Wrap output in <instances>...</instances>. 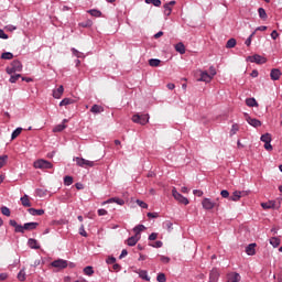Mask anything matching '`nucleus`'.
<instances>
[{
  "label": "nucleus",
  "mask_w": 282,
  "mask_h": 282,
  "mask_svg": "<svg viewBox=\"0 0 282 282\" xmlns=\"http://www.w3.org/2000/svg\"><path fill=\"white\" fill-rule=\"evenodd\" d=\"M6 72L7 74L12 75V74H15L17 70L11 66V67H7Z\"/></svg>",
  "instance_id": "nucleus-59"
},
{
  "label": "nucleus",
  "mask_w": 282,
  "mask_h": 282,
  "mask_svg": "<svg viewBox=\"0 0 282 282\" xmlns=\"http://www.w3.org/2000/svg\"><path fill=\"white\" fill-rule=\"evenodd\" d=\"M271 37L273 39V41H276V39H279V32H276V30H273L271 32Z\"/></svg>",
  "instance_id": "nucleus-58"
},
{
  "label": "nucleus",
  "mask_w": 282,
  "mask_h": 282,
  "mask_svg": "<svg viewBox=\"0 0 282 282\" xmlns=\"http://www.w3.org/2000/svg\"><path fill=\"white\" fill-rule=\"evenodd\" d=\"M106 263H108V265H113L116 263V257L113 256L108 257V259L106 260Z\"/></svg>",
  "instance_id": "nucleus-52"
},
{
  "label": "nucleus",
  "mask_w": 282,
  "mask_h": 282,
  "mask_svg": "<svg viewBox=\"0 0 282 282\" xmlns=\"http://www.w3.org/2000/svg\"><path fill=\"white\" fill-rule=\"evenodd\" d=\"M261 206L264 210H270V208L279 210L281 208V203L276 204V200H269L267 203H261Z\"/></svg>",
  "instance_id": "nucleus-6"
},
{
  "label": "nucleus",
  "mask_w": 282,
  "mask_h": 282,
  "mask_svg": "<svg viewBox=\"0 0 282 282\" xmlns=\"http://www.w3.org/2000/svg\"><path fill=\"white\" fill-rule=\"evenodd\" d=\"M11 67L15 70V72H23V64H21V61L19 59H14L11 63Z\"/></svg>",
  "instance_id": "nucleus-16"
},
{
  "label": "nucleus",
  "mask_w": 282,
  "mask_h": 282,
  "mask_svg": "<svg viewBox=\"0 0 282 282\" xmlns=\"http://www.w3.org/2000/svg\"><path fill=\"white\" fill-rule=\"evenodd\" d=\"M175 50L178 52V54H186V46L182 42H178L175 45Z\"/></svg>",
  "instance_id": "nucleus-25"
},
{
  "label": "nucleus",
  "mask_w": 282,
  "mask_h": 282,
  "mask_svg": "<svg viewBox=\"0 0 282 282\" xmlns=\"http://www.w3.org/2000/svg\"><path fill=\"white\" fill-rule=\"evenodd\" d=\"M28 245L30 248H32L33 250H41V246H39V241H36V239L34 238H30L28 240Z\"/></svg>",
  "instance_id": "nucleus-17"
},
{
  "label": "nucleus",
  "mask_w": 282,
  "mask_h": 282,
  "mask_svg": "<svg viewBox=\"0 0 282 282\" xmlns=\"http://www.w3.org/2000/svg\"><path fill=\"white\" fill-rule=\"evenodd\" d=\"M21 131H23V128H17L12 134H11V139L15 140V138H19V135H21Z\"/></svg>",
  "instance_id": "nucleus-41"
},
{
  "label": "nucleus",
  "mask_w": 282,
  "mask_h": 282,
  "mask_svg": "<svg viewBox=\"0 0 282 282\" xmlns=\"http://www.w3.org/2000/svg\"><path fill=\"white\" fill-rule=\"evenodd\" d=\"M65 91V88L63 85H61L57 89L53 90V98H61L63 96V93Z\"/></svg>",
  "instance_id": "nucleus-21"
},
{
  "label": "nucleus",
  "mask_w": 282,
  "mask_h": 282,
  "mask_svg": "<svg viewBox=\"0 0 282 282\" xmlns=\"http://www.w3.org/2000/svg\"><path fill=\"white\" fill-rule=\"evenodd\" d=\"M1 213H2V215H4L6 217H10V208L3 206V207H1Z\"/></svg>",
  "instance_id": "nucleus-50"
},
{
  "label": "nucleus",
  "mask_w": 282,
  "mask_h": 282,
  "mask_svg": "<svg viewBox=\"0 0 282 282\" xmlns=\"http://www.w3.org/2000/svg\"><path fill=\"white\" fill-rule=\"evenodd\" d=\"M19 78H21V74L11 75L9 83H17V80H19Z\"/></svg>",
  "instance_id": "nucleus-51"
},
{
  "label": "nucleus",
  "mask_w": 282,
  "mask_h": 282,
  "mask_svg": "<svg viewBox=\"0 0 282 282\" xmlns=\"http://www.w3.org/2000/svg\"><path fill=\"white\" fill-rule=\"evenodd\" d=\"M7 162H8V155H2V156H0V169H3V166H6V164H7Z\"/></svg>",
  "instance_id": "nucleus-46"
},
{
  "label": "nucleus",
  "mask_w": 282,
  "mask_h": 282,
  "mask_svg": "<svg viewBox=\"0 0 282 282\" xmlns=\"http://www.w3.org/2000/svg\"><path fill=\"white\" fill-rule=\"evenodd\" d=\"M217 279H219V272L217 269H213L209 273V282H217Z\"/></svg>",
  "instance_id": "nucleus-19"
},
{
  "label": "nucleus",
  "mask_w": 282,
  "mask_h": 282,
  "mask_svg": "<svg viewBox=\"0 0 282 282\" xmlns=\"http://www.w3.org/2000/svg\"><path fill=\"white\" fill-rule=\"evenodd\" d=\"M257 248V243H250L246 247V253L249 256V257H254V254H257V250L254 249Z\"/></svg>",
  "instance_id": "nucleus-11"
},
{
  "label": "nucleus",
  "mask_w": 282,
  "mask_h": 282,
  "mask_svg": "<svg viewBox=\"0 0 282 282\" xmlns=\"http://www.w3.org/2000/svg\"><path fill=\"white\" fill-rule=\"evenodd\" d=\"M0 39H8V34L2 29H0Z\"/></svg>",
  "instance_id": "nucleus-64"
},
{
  "label": "nucleus",
  "mask_w": 282,
  "mask_h": 282,
  "mask_svg": "<svg viewBox=\"0 0 282 282\" xmlns=\"http://www.w3.org/2000/svg\"><path fill=\"white\" fill-rule=\"evenodd\" d=\"M137 204H138V206H140L141 208H149V204L144 203V200L137 199Z\"/></svg>",
  "instance_id": "nucleus-53"
},
{
  "label": "nucleus",
  "mask_w": 282,
  "mask_h": 282,
  "mask_svg": "<svg viewBox=\"0 0 282 282\" xmlns=\"http://www.w3.org/2000/svg\"><path fill=\"white\" fill-rule=\"evenodd\" d=\"M52 268H57V270H65L67 268L68 263L67 260L57 259L51 262Z\"/></svg>",
  "instance_id": "nucleus-9"
},
{
  "label": "nucleus",
  "mask_w": 282,
  "mask_h": 282,
  "mask_svg": "<svg viewBox=\"0 0 282 282\" xmlns=\"http://www.w3.org/2000/svg\"><path fill=\"white\" fill-rule=\"evenodd\" d=\"M198 80L202 83H210V80H213V76L205 70L200 73V78H198Z\"/></svg>",
  "instance_id": "nucleus-12"
},
{
  "label": "nucleus",
  "mask_w": 282,
  "mask_h": 282,
  "mask_svg": "<svg viewBox=\"0 0 282 282\" xmlns=\"http://www.w3.org/2000/svg\"><path fill=\"white\" fill-rule=\"evenodd\" d=\"M132 122L144 126L149 122V115H133Z\"/></svg>",
  "instance_id": "nucleus-5"
},
{
  "label": "nucleus",
  "mask_w": 282,
  "mask_h": 282,
  "mask_svg": "<svg viewBox=\"0 0 282 282\" xmlns=\"http://www.w3.org/2000/svg\"><path fill=\"white\" fill-rule=\"evenodd\" d=\"M172 195H173L174 199H176V202H178V204H184V206H188V204H189L188 198H186L182 194H180V192H177V189L175 187L172 189Z\"/></svg>",
  "instance_id": "nucleus-3"
},
{
  "label": "nucleus",
  "mask_w": 282,
  "mask_h": 282,
  "mask_svg": "<svg viewBox=\"0 0 282 282\" xmlns=\"http://www.w3.org/2000/svg\"><path fill=\"white\" fill-rule=\"evenodd\" d=\"M247 61H249L250 63H256L257 65H263V64L268 63V58H265L259 54H254L253 56H248Z\"/></svg>",
  "instance_id": "nucleus-4"
},
{
  "label": "nucleus",
  "mask_w": 282,
  "mask_h": 282,
  "mask_svg": "<svg viewBox=\"0 0 282 282\" xmlns=\"http://www.w3.org/2000/svg\"><path fill=\"white\" fill-rule=\"evenodd\" d=\"M258 14H259L260 19H262V21L268 20V13L265 12V9L259 8L258 9Z\"/></svg>",
  "instance_id": "nucleus-31"
},
{
  "label": "nucleus",
  "mask_w": 282,
  "mask_h": 282,
  "mask_svg": "<svg viewBox=\"0 0 282 282\" xmlns=\"http://www.w3.org/2000/svg\"><path fill=\"white\" fill-rule=\"evenodd\" d=\"M265 151H272V144L270 142L264 143Z\"/></svg>",
  "instance_id": "nucleus-63"
},
{
  "label": "nucleus",
  "mask_w": 282,
  "mask_h": 282,
  "mask_svg": "<svg viewBox=\"0 0 282 282\" xmlns=\"http://www.w3.org/2000/svg\"><path fill=\"white\" fill-rule=\"evenodd\" d=\"M260 140L261 142H264V143L272 142V134L267 132L261 135Z\"/></svg>",
  "instance_id": "nucleus-33"
},
{
  "label": "nucleus",
  "mask_w": 282,
  "mask_h": 282,
  "mask_svg": "<svg viewBox=\"0 0 282 282\" xmlns=\"http://www.w3.org/2000/svg\"><path fill=\"white\" fill-rule=\"evenodd\" d=\"M163 8H164V14H165V17H171V13L173 12V7H169V4H164L163 6Z\"/></svg>",
  "instance_id": "nucleus-39"
},
{
  "label": "nucleus",
  "mask_w": 282,
  "mask_h": 282,
  "mask_svg": "<svg viewBox=\"0 0 282 282\" xmlns=\"http://www.w3.org/2000/svg\"><path fill=\"white\" fill-rule=\"evenodd\" d=\"M84 274H86L87 276H91L94 274V267L88 265L84 268Z\"/></svg>",
  "instance_id": "nucleus-40"
},
{
  "label": "nucleus",
  "mask_w": 282,
  "mask_h": 282,
  "mask_svg": "<svg viewBox=\"0 0 282 282\" xmlns=\"http://www.w3.org/2000/svg\"><path fill=\"white\" fill-rule=\"evenodd\" d=\"M28 213H30V215H33V216L45 215V210L44 209H36V208H29Z\"/></svg>",
  "instance_id": "nucleus-22"
},
{
  "label": "nucleus",
  "mask_w": 282,
  "mask_h": 282,
  "mask_svg": "<svg viewBox=\"0 0 282 282\" xmlns=\"http://www.w3.org/2000/svg\"><path fill=\"white\" fill-rule=\"evenodd\" d=\"M236 46H237V40L235 37L229 39L226 43L227 50H232V47H236Z\"/></svg>",
  "instance_id": "nucleus-27"
},
{
  "label": "nucleus",
  "mask_w": 282,
  "mask_h": 282,
  "mask_svg": "<svg viewBox=\"0 0 282 282\" xmlns=\"http://www.w3.org/2000/svg\"><path fill=\"white\" fill-rule=\"evenodd\" d=\"M20 202H21L22 206H24V208L32 207V203L30 202V196H28V194H24V196H22L20 198Z\"/></svg>",
  "instance_id": "nucleus-15"
},
{
  "label": "nucleus",
  "mask_w": 282,
  "mask_h": 282,
  "mask_svg": "<svg viewBox=\"0 0 282 282\" xmlns=\"http://www.w3.org/2000/svg\"><path fill=\"white\" fill-rule=\"evenodd\" d=\"M75 162H77V166H95L96 163L94 161H87L83 158H76Z\"/></svg>",
  "instance_id": "nucleus-10"
},
{
  "label": "nucleus",
  "mask_w": 282,
  "mask_h": 282,
  "mask_svg": "<svg viewBox=\"0 0 282 282\" xmlns=\"http://www.w3.org/2000/svg\"><path fill=\"white\" fill-rule=\"evenodd\" d=\"M64 129H67L65 123L57 124L53 128V133H61Z\"/></svg>",
  "instance_id": "nucleus-32"
},
{
  "label": "nucleus",
  "mask_w": 282,
  "mask_h": 282,
  "mask_svg": "<svg viewBox=\"0 0 282 282\" xmlns=\"http://www.w3.org/2000/svg\"><path fill=\"white\" fill-rule=\"evenodd\" d=\"M237 131H239V124H238V123H235V124H232V127H231L230 135H235V134L237 133Z\"/></svg>",
  "instance_id": "nucleus-49"
},
{
  "label": "nucleus",
  "mask_w": 282,
  "mask_h": 282,
  "mask_svg": "<svg viewBox=\"0 0 282 282\" xmlns=\"http://www.w3.org/2000/svg\"><path fill=\"white\" fill-rule=\"evenodd\" d=\"M228 280L230 282H239V281H241V275H239V273H237V272L229 273L228 274Z\"/></svg>",
  "instance_id": "nucleus-20"
},
{
  "label": "nucleus",
  "mask_w": 282,
  "mask_h": 282,
  "mask_svg": "<svg viewBox=\"0 0 282 282\" xmlns=\"http://www.w3.org/2000/svg\"><path fill=\"white\" fill-rule=\"evenodd\" d=\"M161 261H162V263H171V258L161 256Z\"/></svg>",
  "instance_id": "nucleus-57"
},
{
  "label": "nucleus",
  "mask_w": 282,
  "mask_h": 282,
  "mask_svg": "<svg viewBox=\"0 0 282 282\" xmlns=\"http://www.w3.org/2000/svg\"><path fill=\"white\" fill-rule=\"evenodd\" d=\"M35 193H36L37 197H45V195H47V189H45V188H36Z\"/></svg>",
  "instance_id": "nucleus-38"
},
{
  "label": "nucleus",
  "mask_w": 282,
  "mask_h": 282,
  "mask_svg": "<svg viewBox=\"0 0 282 282\" xmlns=\"http://www.w3.org/2000/svg\"><path fill=\"white\" fill-rule=\"evenodd\" d=\"M149 219H158L160 217V214L158 213H148Z\"/></svg>",
  "instance_id": "nucleus-56"
},
{
  "label": "nucleus",
  "mask_w": 282,
  "mask_h": 282,
  "mask_svg": "<svg viewBox=\"0 0 282 282\" xmlns=\"http://www.w3.org/2000/svg\"><path fill=\"white\" fill-rule=\"evenodd\" d=\"M145 3H152L155 8H160V6H162V0H145Z\"/></svg>",
  "instance_id": "nucleus-43"
},
{
  "label": "nucleus",
  "mask_w": 282,
  "mask_h": 282,
  "mask_svg": "<svg viewBox=\"0 0 282 282\" xmlns=\"http://www.w3.org/2000/svg\"><path fill=\"white\" fill-rule=\"evenodd\" d=\"M202 206L203 208H205V210H213V208L215 207L219 208V204L214 203L213 200H210V198H204L202 202Z\"/></svg>",
  "instance_id": "nucleus-8"
},
{
  "label": "nucleus",
  "mask_w": 282,
  "mask_h": 282,
  "mask_svg": "<svg viewBox=\"0 0 282 282\" xmlns=\"http://www.w3.org/2000/svg\"><path fill=\"white\" fill-rule=\"evenodd\" d=\"M79 235H82V237H88L87 231H85V225L79 227Z\"/></svg>",
  "instance_id": "nucleus-55"
},
{
  "label": "nucleus",
  "mask_w": 282,
  "mask_h": 282,
  "mask_svg": "<svg viewBox=\"0 0 282 282\" xmlns=\"http://www.w3.org/2000/svg\"><path fill=\"white\" fill-rule=\"evenodd\" d=\"M155 239H158V234L152 232V234L149 236V240H150V241H155Z\"/></svg>",
  "instance_id": "nucleus-60"
},
{
  "label": "nucleus",
  "mask_w": 282,
  "mask_h": 282,
  "mask_svg": "<svg viewBox=\"0 0 282 282\" xmlns=\"http://www.w3.org/2000/svg\"><path fill=\"white\" fill-rule=\"evenodd\" d=\"M245 120L248 122V124H250L251 127H254V129L261 127V120L259 119H254L252 117H250V115H248L247 112L243 113Z\"/></svg>",
  "instance_id": "nucleus-7"
},
{
  "label": "nucleus",
  "mask_w": 282,
  "mask_h": 282,
  "mask_svg": "<svg viewBox=\"0 0 282 282\" xmlns=\"http://www.w3.org/2000/svg\"><path fill=\"white\" fill-rule=\"evenodd\" d=\"M138 241H140V237H137V236H131L130 238L127 239V243L130 247L135 246V243H138Z\"/></svg>",
  "instance_id": "nucleus-24"
},
{
  "label": "nucleus",
  "mask_w": 282,
  "mask_h": 282,
  "mask_svg": "<svg viewBox=\"0 0 282 282\" xmlns=\"http://www.w3.org/2000/svg\"><path fill=\"white\" fill-rule=\"evenodd\" d=\"M67 105H74V99H72V98H64L59 102V107H67Z\"/></svg>",
  "instance_id": "nucleus-35"
},
{
  "label": "nucleus",
  "mask_w": 282,
  "mask_h": 282,
  "mask_svg": "<svg viewBox=\"0 0 282 282\" xmlns=\"http://www.w3.org/2000/svg\"><path fill=\"white\" fill-rule=\"evenodd\" d=\"M72 53L74 54V56H76L77 58H85V55H83V53H80L78 50L76 48H72Z\"/></svg>",
  "instance_id": "nucleus-47"
},
{
  "label": "nucleus",
  "mask_w": 282,
  "mask_h": 282,
  "mask_svg": "<svg viewBox=\"0 0 282 282\" xmlns=\"http://www.w3.org/2000/svg\"><path fill=\"white\" fill-rule=\"evenodd\" d=\"M87 12L90 17H95L96 19L102 17V12L98 9H90Z\"/></svg>",
  "instance_id": "nucleus-23"
},
{
  "label": "nucleus",
  "mask_w": 282,
  "mask_h": 282,
  "mask_svg": "<svg viewBox=\"0 0 282 282\" xmlns=\"http://www.w3.org/2000/svg\"><path fill=\"white\" fill-rule=\"evenodd\" d=\"M140 279H143V281H151V278H149V274L147 273V270H141L139 272Z\"/></svg>",
  "instance_id": "nucleus-37"
},
{
  "label": "nucleus",
  "mask_w": 282,
  "mask_h": 282,
  "mask_svg": "<svg viewBox=\"0 0 282 282\" xmlns=\"http://www.w3.org/2000/svg\"><path fill=\"white\" fill-rule=\"evenodd\" d=\"M158 282H166V274L164 273H159L156 276Z\"/></svg>",
  "instance_id": "nucleus-48"
},
{
  "label": "nucleus",
  "mask_w": 282,
  "mask_h": 282,
  "mask_svg": "<svg viewBox=\"0 0 282 282\" xmlns=\"http://www.w3.org/2000/svg\"><path fill=\"white\" fill-rule=\"evenodd\" d=\"M132 230L134 232V237H140V232H144L147 227L144 225H137Z\"/></svg>",
  "instance_id": "nucleus-18"
},
{
  "label": "nucleus",
  "mask_w": 282,
  "mask_h": 282,
  "mask_svg": "<svg viewBox=\"0 0 282 282\" xmlns=\"http://www.w3.org/2000/svg\"><path fill=\"white\" fill-rule=\"evenodd\" d=\"M247 107H259V102L254 98H247L246 99Z\"/></svg>",
  "instance_id": "nucleus-29"
},
{
  "label": "nucleus",
  "mask_w": 282,
  "mask_h": 282,
  "mask_svg": "<svg viewBox=\"0 0 282 282\" xmlns=\"http://www.w3.org/2000/svg\"><path fill=\"white\" fill-rule=\"evenodd\" d=\"M193 193L194 195H197V197H202V195H204V192L200 189H194Z\"/></svg>",
  "instance_id": "nucleus-61"
},
{
  "label": "nucleus",
  "mask_w": 282,
  "mask_h": 282,
  "mask_svg": "<svg viewBox=\"0 0 282 282\" xmlns=\"http://www.w3.org/2000/svg\"><path fill=\"white\" fill-rule=\"evenodd\" d=\"M281 69L279 68H273L271 69V73H270V78L271 80H279V78H281Z\"/></svg>",
  "instance_id": "nucleus-13"
},
{
  "label": "nucleus",
  "mask_w": 282,
  "mask_h": 282,
  "mask_svg": "<svg viewBox=\"0 0 282 282\" xmlns=\"http://www.w3.org/2000/svg\"><path fill=\"white\" fill-rule=\"evenodd\" d=\"M90 111L91 113H102V111H105V108L99 105H93V107L90 108Z\"/></svg>",
  "instance_id": "nucleus-26"
},
{
  "label": "nucleus",
  "mask_w": 282,
  "mask_h": 282,
  "mask_svg": "<svg viewBox=\"0 0 282 282\" xmlns=\"http://www.w3.org/2000/svg\"><path fill=\"white\" fill-rule=\"evenodd\" d=\"M163 243L162 241L158 240L154 242V245H152V248H162Z\"/></svg>",
  "instance_id": "nucleus-62"
},
{
  "label": "nucleus",
  "mask_w": 282,
  "mask_h": 282,
  "mask_svg": "<svg viewBox=\"0 0 282 282\" xmlns=\"http://www.w3.org/2000/svg\"><path fill=\"white\" fill-rule=\"evenodd\" d=\"M91 25H94V21H91V20H87L85 22L79 23L80 28H91Z\"/></svg>",
  "instance_id": "nucleus-44"
},
{
  "label": "nucleus",
  "mask_w": 282,
  "mask_h": 282,
  "mask_svg": "<svg viewBox=\"0 0 282 282\" xmlns=\"http://www.w3.org/2000/svg\"><path fill=\"white\" fill-rule=\"evenodd\" d=\"M161 64H162V61H160L158 58L149 59L150 67H160Z\"/></svg>",
  "instance_id": "nucleus-30"
},
{
  "label": "nucleus",
  "mask_w": 282,
  "mask_h": 282,
  "mask_svg": "<svg viewBox=\"0 0 282 282\" xmlns=\"http://www.w3.org/2000/svg\"><path fill=\"white\" fill-rule=\"evenodd\" d=\"M270 243H271V246H273V248H279V246H281V239H279L276 237H272L270 239Z\"/></svg>",
  "instance_id": "nucleus-36"
},
{
  "label": "nucleus",
  "mask_w": 282,
  "mask_h": 282,
  "mask_svg": "<svg viewBox=\"0 0 282 282\" xmlns=\"http://www.w3.org/2000/svg\"><path fill=\"white\" fill-rule=\"evenodd\" d=\"M9 226L14 228V232H21V235H24L25 230H36V228H39V223H26L24 225H19L17 220L10 219Z\"/></svg>",
  "instance_id": "nucleus-1"
},
{
  "label": "nucleus",
  "mask_w": 282,
  "mask_h": 282,
  "mask_svg": "<svg viewBox=\"0 0 282 282\" xmlns=\"http://www.w3.org/2000/svg\"><path fill=\"white\" fill-rule=\"evenodd\" d=\"M64 184H65V186H72L74 184V177L65 176L64 177Z\"/></svg>",
  "instance_id": "nucleus-42"
},
{
  "label": "nucleus",
  "mask_w": 282,
  "mask_h": 282,
  "mask_svg": "<svg viewBox=\"0 0 282 282\" xmlns=\"http://www.w3.org/2000/svg\"><path fill=\"white\" fill-rule=\"evenodd\" d=\"M34 169H53L54 164L47 160L40 159L33 163Z\"/></svg>",
  "instance_id": "nucleus-2"
},
{
  "label": "nucleus",
  "mask_w": 282,
  "mask_h": 282,
  "mask_svg": "<svg viewBox=\"0 0 282 282\" xmlns=\"http://www.w3.org/2000/svg\"><path fill=\"white\" fill-rule=\"evenodd\" d=\"M118 204L119 206H124V199L118 198V197H112L109 198L108 200H105L102 204Z\"/></svg>",
  "instance_id": "nucleus-14"
},
{
  "label": "nucleus",
  "mask_w": 282,
  "mask_h": 282,
  "mask_svg": "<svg viewBox=\"0 0 282 282\" xmlns=\"http://www.w3.org/2000/svg\"><path fill=\"white\" fill-rule=\"evenodd\" d=\"M18 281H25V268L18 273Z\"/></svg>",
  "instance_id": "nucleus-45"
},
{
  "label": "nucleus",
  "mask_w": 282,
  "mask_h": 282,
  "mask_svg": "<svg viewBox=\"0 0 282 282\" xmlns=\"http://www.w3.org/2000/svg\"><path fill=\"white\" fill-rule=\"evenodd\" d=\"M229 199L230 202H239V199H241V192L235 191Z\"/></svg>",
  "instance_id": "nucleus-28"
},
{
  "label": "nucleus",
  "mask_w": 282,
  "mask_h": 282,
  "mask_svg": "<svg viewBox=\"0 0 282 282\" xmlns=\"http://www.w3.org/2000/svg\"><path fill=\"white\" fill-rule=\"evenodd\" d=\"M221 197H224V199H228L230 197V192H228L227 189H223L220 192Z\"/></svg>",
  "instance_id": "nucleus-54"
},
{
  "label": "nucleus",
  "mask_w": 282,
  "mask_h": 282,
  "mask_svg": "<svg viewBox=\"0 0 282 282\" xmlns=\"http://www.w3.org/2000/svg\"><path fill=\"white\" fill-rule=\"evenodd\" d=\"M1 58L3 61H12L14 58V54H12L10 52H4L1 54Z\"/></svg>",
  "instance_id": "nucleus-34"
}]
</instances>
